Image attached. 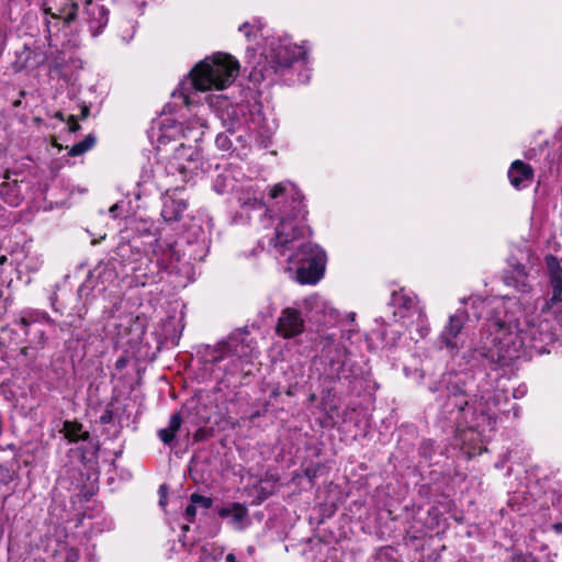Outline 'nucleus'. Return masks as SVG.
Here are the masks:
<instances>
[{"label": "nucleus", "mask_w": 562, "mask_h": 562, "mask_svg": "<svg viewBox=\"0 0 562 562\" xmlns=\"http://www.w3.org/2000/svg\"><path fill=\"white\" fill-rule=\"evenodd\" d=\"M550 292L541 299L530 280L526 263L509 259L512 280L519 296H470L461 303L470 304L472 315L483 319L479 335H474L462 359L471 369H491L494 374L477 376L470 371L448 372L439 382L429 385L437 398V419L443 430L454 434V446L469 457L486 450L484 442L495 430L497 412L508 402L506 390L498 385V367L509 366L533 353L549 352L562 337V269L557 257H546Z\"/></svg>", "instance_id": "1"}, {"label": "nucleus", "mask_w": 562, "mask_h": 562, "mask_svg": "<svg viewBox=\"0 0 562 562\" xmlns=\"http://www.w3.org/2000/svg\"><path fill=\"white\" fill-rule=\"evenodd\" d=\"M239 72V63L233 56L215 53L198 63L189 74L190 80L181 86L183 106L180 117L161 116L151 127V138L158 147L179 140L172 156L166 161H158L151 168H144L134 190V196L157 190H170L175 183H188L199 175L203 166L201 149L206 128L204 114L212 110L224 127L215 138L216 147L222 151L235 153L238 157L247 156L252 145L268 148L278 130L274 117H268L258 102H232L223 94L209 95L206 104L194 105V94L210 90H224L229 87Z\"/></svg>", "instance_id": "2"}, {"label": "nucleus", "mask_w": 562, "mask_h": 562, "mask_svg": "<svg viewBox=\"0 0 562 562\" xmlns=\"http://www.w3.org/2000/svg\"><path fill=\"white\" fill-rule=\"evenodd\" d=\"M135 229L143 231L130 237L128 232H122L120 241L108 262L99 263L87 280L78 289L79 295L98 286L105 291L119 278L127 279L133 286L156 284L165 273L177 270V263L188 258V263L202 261L207 256L211 244L210 224L202 226L193 223L178 238H154L146 221H131Z\"/></svg>", "instance_id": "3"}, {"label": "nucleus", "mask_w": 562, "mask_h": 562, "mask_svg": "<svg viewBox=\"0 0 562 562\" xmlns=\"http://www.w3.org/2000/svg\"><path fill=\"white\" fill-rule=\"evenodd\" d=\"M270 200L269 224L277 223L269 247L276 256L284 257L299 283L316 284L325 272L326 254L318 245L305 241L310 228L302 192L292 182H280L271 187Z\"/></svg>", "instance_id": "4"}, {"label": "nucleus", "mask_w": 562, "mask_h": 562, "mask_svg": "<svg viewBox=\"0 0 562 562\" xmlns=\"http://www.w3.org/2000/svg\"><path fill=\"white\" fill-rule=\"evenodd\" d=\"M311 49L312 44L308 41L296 45L289 36L267 38L258 59L254 49H247V63L251 67L250 81L267 86L279 82L307 83L312 75Z\"/></svg>", "instance_id": "5"}, {"label": "nucleus", "mask_w": 562, "mask_h": 562, "mask_svg": "<svg viewBox=\"0 0 562 562\" xmlns=\"http://www.w3.org/2000/svg\"><path fill=\"white\" fill-rule=\"evenodd\" d=\"M302 307L306 319L316 328L323 348L319 363L323 366V375L330 381H349L353 375V368L348 358L345 341L351 340L357 330H331L340 323V313L331 302L319 294L304 299Z\"/></svg>", "instance_id": "6"}, {"label": "nucleus", "mask_w": 562, "mask_h": 562, "mask_svg": "<svg viewBox=\"0 0 562 562\" xmlns=\"http://www.w3.org/2000/svg\"><path fill=\"white\" fill-rule=\"evenodd\" d=\"M257 355L254 339L244 330H237L215 345H200L196 348L203 375L224 387L235 385L240 376L249 374L246 367ZM218 389L222 390V386Z\"/></svg>", "instance_id": "7"}, {"label": "nucleus", "mask_w": 562, "mask_h": 562, "mask_svg": "<svg viewBox=\"0 0 562 562\" xmlns=\"http://www.w3.org/2000/svg\"><path fill=\"white\" fill-rule=\"evenodd\" d=\"M213 190L220 194H233L240 212L234 217L236 224H247L258 220L263 227L269 226L270 204L263 203V183L246 173L243 165L224 164L216 167L212 181Z\"/></svg>", "instance_id": "8"}, {"label": "nucleus", "mask_w": 562, "mask_h": 562, "mask_svg": "<svg viewBox=\"0 0 562 562\" xmlns=\"http://www.w3.org/2000/svg\"><path fill=\"white\" fill-rule=\"evenodd\" d=\"M470 319V312L465 308H460L449 315L447 323L443 325L437 341L439 347L446 349L450 356L460 352L463 346L462 331Z\"/></svg>", "instance_id": "9"}, {"label": "nucleus", "mask_w": 562, "mask_h": 562, "mask_svg": "<svg viewBox=\"0 0 562 562\" xmlns=\"http://www.w3.org/2000/svg\"><path fill=\"white\" fill-rule=\"evenodd\" d=\"M392 310L394 322H402L403 325L425 311V307L419 304L418 297L415 293L401 289L393 291L389 302Z\"/></svg>", "instance_id": "10"}, {"label": "nucleus", "mask_w": 562, "mask_h": 562, "mask_svg": "<svg viewBox=\"0 0 562 562\" xmlns=\"http://www.w3.org/2000/svg\"><path fill=\"white\" fill-rule=\"evenodd\" d=\"M304 311L301 303L283 308L278 317L276 333L284 339H292L305 330Z\"/></svg>", "instance_id": "11"}, {"label": "nucleus", "mask_w": 562, "mask_h": 562, "mask_svg": "<svg viewBox=\"0 0 562 562\" xmlns=\"http://www.w3.org/2000/svg\"><path fill=\"white\" fill-rule=\"evenodd\" d=\"M180 188L181 183L173 182L172 189L164 190L165 194L162 195L160 214L165 222L178 221L188 207L187 201L183 198L177 196Z\"/></svg>", "instance_id": "12"}, {"label": "nucleus", "mask_w": 562, "mask_h": 562, "mask_svg": "<svg viewBox=\"0 0 562 562\" xmlns=\"http://www.w3.org/2000/svg\"><path fill=\"white\" fill-rule=\"evenodd\" d=\"M218 516L237 531L245 530L250 525L248 508L241 503H231L217 510Z\"/></svg>", "instance_id": "13"}, {"label": "nucleus", "mask_w": 562, "mask_h": 562, "mask_svg": "<svg viewBox=\"0 0 562 562\" xmlns=\"http://www.w3.org/2000/svg\"><path fill=\"white\" fill-rule=\"evenodd\" d=\"M533 169L522 160H514L508 169L509 183L518 191L528 188L533 180Z\"/></svg>", "instance_id": "14"}, {"label": "nucleus", "mask_w": 562, "mask_h": 562, "mask_svg": "<svg viewBox=\"0 0 562 562\" xmlns=\"http://www.w3.org/2000/svg\"><path fill=\"white\" fill-rule=\"evenodd\" d=\"M16 325L29 336L31 334V327L34 325H52L54 324L53 318L45 311L35 308H24L19 314V319L15 322Z\"/></svg>", "instance_id": "15"}, {"label": "nucleus", "mask_w": 562, "mask_h": 562, "mask_svg": "<svg viewBox=\"0 0 562 562\" xmlns=\"http://www.w3.org/2000/svg\"><path fill=\"white\" fill-rule=\"evenodd\" d=\"M409 330L411 338L415 341L426 338L430 333V325L426 312H419L417 316L404 324Z\"/></svg>", "instance_id": "16"}, {"label": "nucleus", "mask_w": 562, "mask_h": 562, "mask_svg": "<svg viewBox=\"0 0 562 562\" xmlns=\"http://www.w3.org/2000/svg\"><path fill=\"white\" fill-rule=\"evenodd\" d=\"M182 418L180 413H175L170 416L168 426L157 431L158 438L164 445L172 447L177 432L180 430Z\"/></svg>", "instance_id": "17"}, {"label": "nucleus", "mask_w": 562, "mask_h": 562, "mask_svg": "<svg viewBox=\"0 0 562 562\" xmlns=\"http://www.w3.org/2000/svg\"><path fill=\"white\" fill-rule=\"evenodd\" d=\"M60 431L69 442L87 441L90 438L89 431L85 430L82 424L76 420H65Z\"/></svg>", "instance_id": "18"}, {"label": "nucleus", "mask_w": 562, "mask_h": 562, "mask_svg": "<svg viewBox=\"0 0 562 562\" xmlns=\"http://www.w3.org/2000/svg\"><path fill=\"white\" fill-rule=\"evenodd\" d=\"M0 195L2 200L11 206L20 205L23 200L20 187L18 186L16 181L3 182L0 184Z\"/></svg>", "instance_id": "19"}, {"label": "nucleus", "mask_w": 562, "mask_h": 562, "mask_svg": "<svg viewBox=\"0 0 562 562\" xmlns=\"http://www.w3.org/2000/svg\"><path fill=\"white\" fill-rule=\"evenodd\" d=\"M375 323L383 326V329L380 333V338L385 346H395L402 335L401 330L394 328L391 324H387L383 317L375 318Z\"/></svg>", "instance_id": "20"}, {"label": "nucleus", "mask_w": 562, "mask_h": 562, "mask_svg": "<svg viewBox=\"0 0 562 562\" xmlns=\"http://www.w3.org/2000/svg\"><path fill=\"white\" fill-rule=\"evenodd\" d=\"M224 555V548L215 542H207L200 549L199 562H217Z\"/></svg>", "instance_id": "21"}, {"label": "nucleus", "mask_w": 562, "mask_h": 562, "mask_svg": "<svg viewBox=\"0 0 562 562\" xmlns=\"http://www.w3.org/2000/svg\"><path fill=\"white\" fill-rule=\"evenodd\" d=\"M437 446L430 439H424L419 446V456L424 459L425 463L431 465L437 463Z\"/></svg>", "instance_id": "22"}, {"label": "nucleus", "mask_w": 562, "mask_h": 562, "mask_svg": "<svg viewBox=\"0 0 562 562\" xmlns=\"http://www.w3.org/2000/svg\"><path fill=\"white\" fill-rule=\"evenodd\" d=\"M95 144V137L93 134H88L82 140L72 145L68 154L72 157L80 156L90 150Z\"/></svg>", "instance_id": "23"}, {"label": "nucleus", "mask_w": 562, "mask_h": 562, "mask_svg": "<svg viewBox=\"0 0 562 562\" xmlns=\"http://www.w3.org/2000/svg\"><path fill=\"white\" fill-rule=\"evenodd\" d=\"M238 31L244 34L247 40H251L252 37L255 38L259 32V22H245L239 25Z\"/></svg>", "instance_id": "24"}, {"label": "nucleus", "mask_w": 562, "mask_h": 562, "mask_svg": "<svg viewBox=\"0 0 562 562\" xmlns=\"http://www.w3.org/2000/svg\"><path fill=\"white\" fill-rule=\"evenodd\" d=\"M190 501L195 505V507L207 509L212 506V499L210 497L196 493L191 495Z\"/></svg>", "instance_id": "25"}, {"label": "nucleus", "mask_w": 562, "mask_h": 562, "mask_svg": "<svg viewBox=\"0 0 562 562\" xmlns=\"http://www.w3.org/2000/svg\"><path fill=\"white\" fill-rule=\"evenodd\" d=\"M14 473L5 465L0 464V484L8 485L13 481Z\"/></svg>", "instance_id": "26"}, {"label": "nucleus", "mask_w": 562, "mask_h": 562, "mask_svg": "<svg viewBox=\"0 0 562 562\" xmlns=\"http://www.w3.org/2000/svg\"><path fill=\"white\" fill-rule=\"evenodd\" d=\"M47 340H48V337H47L45 330H43L41 328L37 329L34 333V336L31 338V342L40 346L41 348H43L46 345Z\"/></svg>", "instance_id": "27"}, {"label": "nucleus", "mask_w": 562, "mask_h": 562, "mask_svg": "<svg viewBox=\"0 0 562 562\" xmlns=\"http://www.w3.org/2000/svg\"><path fill=\"white\" fill-rule=\"evenodd\" d=\"M42 263V256L26 257L25 268L30 271H37Z\"/></svg>", "instance_id": "28"}, {"label": "nucleus", "mask_w": 562, "mask_h": 562, "mask_svg": "<svg viewBox=\"0 0 562 562\" xmlns=\"http://www.w3.org/2000/svg\"><path fill=\"white\" fill-rule=\"evenodd\" d=\"M319 469L321 464L310 465L304 469V474L311 483H313L314 480L316 479Z\"/></svg>", "instance_id": "29"}, {"label": "nucleus", "mask_w": 562, "mask_h": 562, "mask_svg": "<svg viewBox=\"0 0 562 562\" xmlns=\"http://www.w3.org/2000/svg\"><path fill=\"white\" fill-rule=\"evenodd\" d=\"M527 392H528L527 385L520 384L516 389H514L513 397L517 398V400L522 398L527 394Z\"/></svg>", "instance_id": "30"}, {"label": "nucleus", "mask_w": 562, "mask_h": 562, "mask_svg": "<svg viewBox=\"0 0 562 562\" xmlns=\"http://www.w3.org/2000/svg\"><path fill=\"white\" fill-rule=\"evenodd\" d=\"M184 515L189 521L193 520V518L196 515V507L193 503H191L190 505L187 506Z\"/></svg>", "instance_id": "31"}, {"label": "nucleus", "mask_w": 562, "mask_h": 562, "mask_svg": "<svg viewBox=\"0 0 562 562\" xmlns=\"http://www.w3.org/2000/svg\"><path fill=\"white\" fill-rule=\"evenodd\" d=\"M79 560V551L77 549L70 548L67 551L66 562H77Z\"/></svg>", "instance_id": "32"}, {"label": "nucleus", "mask_w": 562, "mask_h": 562, "mask_svg": "<svg viewBox=\"0 0 562 562\" xmlns=\"http://www.w3.org/2000/svg\"><path fill=\"white\" fill-rule=\"evenodd\" d=\"M67 125H68L69 132H71V133H75L80 128V125L78 124V122L76 121L74 115H70L68 117Z\"/></svg>", "instance_id": "33"}, {"label": "nucleus", "mask_w": 562, "mask_h": 562, "mask_svg": "<svg viewBox=\"0 0 562 562\" xmlns=\"http://www.w3.org/2000/svg\"><path fill=\"white\" fill-rule=\"evenodd\" d=\"M121 209V205L120 204H114L110 207L109 212L110 214L112 215V217L116 218L119 216V213L117 211Z\"/></svg>", "instance_id": "34"}, {"label": "nucleus", "mask_w": 562, "mask_h": 562, "mask_svg": "<svg viewBox=\"0 0 562 562\" xmlns=\"http://www.w3.org/2000/svg\"><path fill=\"white\" fill-rule=\"evenodd\" d=\"M123 326V324H120L117 326V339H116V344H120L122 342L123 338H124V334L121 331V327Z\"/></svg>", "instance_id": "35"}, {"label": "nucleus", "mask_w": 562, "mask_h": 562, "mask_svg": "<svg viewBox=\"0 0 562 562\" xmlns=\"http://www.w3.org/2000/svg\"><path fill=\"white\" fill-rule=\"evenodd\" d=\"M57 296L56 294L50 296V306L54 311L58 312V307L56 306Z\"/></svg>", "instance_id": "36"}, {"label": "nucleus", "mask_w": 562, "mask_h": 562, "mask_svg": "<svg viewBox=\"0 0 562 562\" xmlns=\"http://www.w3.org/2000/svg\"><path fill=\"white\" fill-rule=\"evenodd\" d=\"M512 412L514 418H518L520 416V407L518 405H514Z\"/></svg>", "instance_id": "37"}, {"label": "nucleus", "mask_w": 562, "mask_h": 562, "mask_svg": "<svg viewBox=\"0 0 562 562\" xmlns=\"http://www.w3.org/2000/svg\"><path fill=\"white\" fill-rule=\"evenodd\" d=\"M159 492H160V499H159V504H160V506H165V505H166V503H165V501H164L165 485H161V486H160Z\"/></svg>", "instance_id": "38"}, {"label": "nucleus", "mask_w": 562, "mask_h": 562, "mask_svg": "<svg viewBox=\"0 0 562 562\" xmlns=\"http://www.w3.org/2000/svg\"><path fill=\"white\" fill-rule=\"evenodd\" d=\"M552 529L557 532V533H562V522H555L552 525Z\"/></svg>", "instance_id": "39"}, {"label": "nucleus", "mask_w": 562, "mask_h": 562, "mask_svg": "<svg viewBox=\"0 0 562 562\" xmlns=\"http://www.w3.org/2000/svg\"><path fill=\"white\" fill-rule=\"evenodd\" d=\"M110 419H111V414H110V412H105V413L101 416V422H102L103 424L109 423V422H110Z\"/></svg>", "instance_id": "40"}, {"label": "nucleus", "mask_w": 562, "mask_h": 562, "mask_svg": "<svg viewBox=\"0 0 562 562\" xmlns=\"http://www.w3.org/2000/svg\"><path fill=\"white\" fill-rule=\"evenodd\" d=\"M225 562H238L234 553H228L225 557Z\"/></svg>", "instance_id": "41"}, {"label": "nucleus", "mask_w": 562, "mask_h": 562, "mask_svg": "<svg viewBox=\"0 0 562 562\" xmlns=\"http://www.w3.org/2000/svg\"><path fill=\"white\" fill-rule=\"evenodd\" d=\"M124 366H125V359L124 358H120V359L116 360V363H115L116 369H122Z\"/></svg>", "instance_id": "42"}, {"label": "nucleus", "mask_w": 562, "mask_h": 562, "mask_svg": "<svg viewBox=\"0 0 562 562\" xmlns=\"http://www.w3.org/2000/svg\"><path fill=\"white\" fill-rule=\"evenodd\" d=\"M356 313L350 312L347 314V318L350 321V323L355 322Z\"/></svg>", "instance_id": "43"}, {"label": "nucleus", "mask_w": 562, "mask_h": 562, "mask_svg": "<svg viewBox=\"0 0 562 562\" xmlns=\"http://www.w3.org/2000/svg\"><path fill=\"white\" fill-rule=\"evenodd\" d=\"M136 3L140 4V5H144V4H146V0H136Z\"/></svg>", "instance_id": "44"}, {"label": "nucleus", "mask_w": 562, "mask_h": 562, "mask_svg": "<svg viewBox=\"0 0 562 562\" xmlns=\"http://www.w3.org/2000/svg\"><path fill=\"white\" fill-rule=\"evenodd\" d=\"M88 112H89V110H88L87 108H85V109L82 110V115H83V116H87V115H88Z\"/></svg>", "instance_id": "45"}, {"label": "nucleus", "mask_w": 562, "mask_h": 562, "mask_svg": "<svg viewBox=\"0 0 562 562\" xmlns=\"http://www.w3.org/2000/svg\"><path fill=\"white\" fill-rule=\"evenodd\" d=\"M182 530H183V531H188V530H189V526H188V525H183V526H182Z\"/></svg>", "instance_id": "46"}, {"label": "nucleus", "mask_w": 562, "mask_h": 562, "mask_svg": "<svg viewBox=\"0 0 562 562\" xmlns=\"http://www.w3.org/2000/svg\"><path fill=\"white\" fill-rule=\"evenodd\" d=\"M134 32L128 36V38H124L126 42H130L133 38Z\"/></svg>", "instance_id": "47"}, {"label": "nucleus", "mask_w": 562, "mask_h": 562, "mask_svg": "<svg viewBox=\"0 0 562 562\" xmlns=\"http://www.w3.org/2000/svg\"><path fill=\"white\" fill-rule=\"evenodd\" d=\"M404 372H405L406 375H408L409 370L407 368H404Z\"/></svg>", "instance_id": "48"}, {"label": "nucleus", "mask_w": 562, "mask_h": 562, "mask_svg": "<svg viewBox=\"0 0 562 562\" xmlns=\"http://www.w3.org/2000/svg\"><path fill=\"white\" fill-rule=\"evenodd\" d=\"M382 329H383V327L380 330H379V328H375V331H379L378 334L380 335Z\"/></svg>", "instance_id": "49"}]
</instances>
